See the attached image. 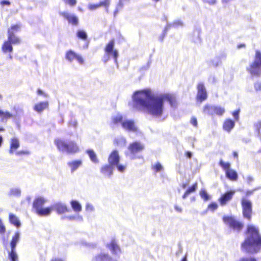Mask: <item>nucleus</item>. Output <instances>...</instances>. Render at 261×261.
<instances>
[{
  "label": "nucleus",
  "mask_w": 261,
  "mask_h": 261,
  "mask_svg": "<svg viewBox=\"0 0 261 261\" xmlns=\"http://www.w3.org/2000/svg\"><path fill=\"white\" fill-rule=\"evenodd\" d=\"M239 261H256V259L251 256H245L240 258Z\"/></svg>",
  "instance_id": "49"
},
{
  "label": "nucleus",
  "mask_w": 261,
  "mask_h": 261,
  "mask_svg": "<svg viewBox=\"0 0 261 261\" xmlns=\"http://www.w3.org/2000/svg\"><path fill=\"white\" fill-rule=\"evenodd\" d=\"M37 93L38 94L43 95L45 97H47L48 95L46 93H44L43 91L41 89H38Z\"/></svg>",
  "instance_id": "61"
},
{
  "label": "nucleus",
  "mask_w": 261,
  "mask_h": 261,
  "mask_svg": "<svg viewBox=\"0 0 261 261\" xmlns=\"http://www.w3.org/2000/svg\"><path fill=\"white\" fill-rule=\"evenodd\" d=\"M12 116L13 115L9 112L0 110V118H1L3 120H7L12 117Z\"/></svg>",
  "instance_id": "37"
},
{
  "label": "nucleus",
  "mask_w": 261,
  "mask_h": 261,
  "mask_svg": "<svg viewBox=\"0 0 261 261\" xmlns=\"http://www.w3.org/2000/svg\"><path fill=\"white\" fill-rule=\"evenodd\" d=\"M197 98L200 102L206 99L207 92L203 83H200L197 85Z\"/></svg>",
  "instance_id": "16"
},
{
  "label": "nucleus",
  "mask_w": 261,
  "mask_h": 261,
  "mask_svg": "<svg viewBox=\"0 0 261 261\" xmlns=\"http://www.w3.org/2000/svg\"><path fill=\"white\" fill-rule=\"evenodd\" d=\"M77 36L79 38L86 40L87 38V35L85 31L83 30H80L77 32Z\"/></svg>",
  "instance_id": "42"
},
{
  "label": "nucleus",
  "mask_w": 261,
  "mask_h": 261,
  "mask_svg": "<svg viewBox=\"0 0 261 261\" xmlns=\"http://www.w3.org/2000/svg\"><path fill=\"white\" fill-rule=\"evenodd\" d=\"M144 149V146L139 142H135L129 144L128 150L129 151V157L132 159L140 158V156L137 154L141 152Z\"/></svg>",
  "instance_id": "10"
},
{
  "label": "nucleus",
  "mask_w": 261,
  "mask_h": 261,
  "mask_svg": "<svg viewBox=\"0 0 261 261\" xmlns=\"http://www.w3.org/2000/svg\"><path fill=\"white\" fill-rule=\"evenodd\" d=\"M49 208L56 212L59 215H63L65 213L69 212L70 210L67 205L61 202H58L53 204Z\"/></svg>",
  "instance_id": "14"
},
{
  "label": "nucleus",
  "mask_w": 261,
  "mask_h": 261,
  "mask_svg": "<svg viewBox=\"0 0 261 261\" xmlns=\"http://www.w3.org/2000/svg\"><path fill=\"white\" fill-rule=\"evenodd\" d=\"M235 122L231 119H226L223 123V128L225 131L229 133L234 127Z\"/></svg>",
  "instance_id": "27"
},
{
  "label": "nucleus",
  "mask_w": 261,
  "mask_h": 261,
  "mask_svg": "<svg viewBox=\"0 0 261 261\" xmlns=\"http://www.w3.org/2000/svg\"><path fill=\"white\" fill-rule=\"evenodd\" d=\"M191 123L194 126H196L197 125V121L196 118H192L191 120Z\"/></svg>",
  "instance_id": "58"
},
{
  "label": "nucleus",
  "mask_w": 261,
  "mask_h": 261,
  "mask_svg": "<svg viewBox=\"0 0 261 261\" xmlns=\"http://www.w3.org/2000/svg\"><path fill=\"white\" fill-rule=\"evenodd\" d=\"M80 244L82 246H87V247H91V248H94V247H96V244L95 243H87L85 241H81Z\"/></svg>",
  "instance_id": "48"
},
{
  "label": "nucleus",
  "mask_w": 261,
  "mask_h": 261,
  "mask_svg": "<svg viewBox=\"0 0 261 261\" xmlns=\"http://www.w3.org/2000/svg\"><path fill=\"white\" fill-rule=\"evenodd\" d=\"M254 88L256 91L261 90V82H257L254 84Z\"/></svg>",
  "instance_id": "56"
},
{
  "label": "nucleus",
  "mask_w": 261,
  "mask_h": 261,
  "mask_svg": "<svg viewBox=\"0 0 261 261\" xmlns=\"http://www.w3.org/2000/svg\"><path fill=\"white\" fill-rule=\"evenodd\" d=\"M247 71L254 76H259L261 74V53L256 51L254 62L247 68Z\"/></svg>",
  "instance_id": "7"
},
{
  "label": "nucleus",
  "mask_w": 261,
  "mask_h": 261,
  "mask_svg": "<svg viewBox=\"0 0 261 261\" xmlns=\"http://www.w3.org/2000/svg\"><path fill=\"white\" fill-rule=\"evenodd\" d=\"M74 215H62L61 217L62 220L74 221Z\"/></svg>",
  "instance_id": "45"
},
{
  "label": "nucleus",
  "mask_w": 261,
  "mask_h": 261,
  "mask_svg": "<svg viewBox=\"0 0 261 261\" xmlns=\"http://www.w3.org/2000/svg\"><path fill=\"white\" fill-rule=\"evenodd\" d=\"M113 166L111 165H105L101 167L100 172L106 177L110 178L113 173Z\"/></svg>",
  "instance_id": "21"
},
{
  "label": "nucleus",
  "mask_w": 261,
  "mask_h": 261,
  "mask_svg": "<svg viewBox=\"0 0 261 261\" xmlns=\"http://www.w3.org/2000/svg\"><path fill=\"white\" fill-rule=\"evenodd\" d=\"M13 50L12 44L7 40H5L2 45V50L3 53L4 54H10L13 51Z\"/></svg>",
  "instance_id": "26"
},
{
  "label": "nucleus",
  "mask_w": 261,
  "mask_h": 261,
  "mask_svg": "<svg viewBox=\"0 0 261 261\" xmlns=\"http://www.w3.org/2000/svg\"><path fill=\"white\" fill-rule=\"evenodd\" d=\"M7 40L12 45H18L21 43L20 38L16 34H13L11 33L8 34Z\"/></svg>",
  "instance_id": "24"
},
{
  "label": "nucleus",
  "mask_w": 261,
  "mask_h": 261,
  "mask_svg": "<svg viewBox=\"0 0 261 261\" xmlns=\"http://www.w3.org/2000/svg\"><path fill=\"white\" fill-rule=\"evenodd\" d=\"M243 208V214L244 217L250 220L252 214V203L245 198H243L241 201Z\"/></svg>",
  "instance_id": "11"
},
{
  "label": "nucleus",
  "mask_w": 261,
  "mask_h": 261,
  "mask_svg": "<svg viewBox=\"0 0 261 261\" xmlns=\"http://www.w3.org/2000/svg\"><path fill=\"white\" fill-rule=\"evenodd\" d=\"M69 125L71 126L76 128L77 125V122L76 120H75V119H71L69 122Z\"/></svg>",
  "instance_id": "55"
},
{
  "label": "nucleus",
  "mask_w": 261,
  "mask_h": 261,
  "mask_svg": "<svg viewBox=\"0 0 261 261\" xmlns=\"http://www.w3.org/2000/svg\"><path fill=\"white\" fill-rule=\"evenodd\" d=\"M200 196L204 200L207 201L210 199V196L205 189H201L199 192Z\"/></svg>",
  "instance_id": "41"
},
{
  "label": "nucleus",
  "mask_w": 261,
  "mask_h": 261,
  "mask_svg": "<svg viewBox=\"0 0 261 261\" xmlns=\"http://www.w3.org/2000/svg\"><path fill=\"white\" fill-rule=\"evenodd\" d=\"M179 26L182 27L183 26V22L181 20H176L174 21L172 23H168L167 25L165 28V29L164 30V36L161 39V40L162 41L163 40L164 37L167 33V31L172 27L173 28H177Z\"/></svg>",
  "instance_id": "23"
},
{
  "label": "nucleus",
  "mask_w": 261,
  "mask_h": 261,
  "mask_svg": "<svg viewBox=\"0 0 261 261\" xmlns=\"http://www.w3.org/2000/svg\"><path fill=\"white\" fill-rule=\"evenodd\" d=\"M107 247L115 255L114 257H111L108 253L103 252L95 255L92 261H117V257L121 253L119 246L115 240H112L107 245Z\"/></svg>",
  "instance_id": "4"
},
{
  "label": "nucleus",
  "mask_w": 261,
  "mask_h": 261,
  "mask_svg": "<svg viewBox=\"0 0 261 261\" xmlns=\"http://www.w3.org/2000/svg\"><path fill=\"white\" fill-rule=\"evenodd\" d=\"M86 211L89 213L94 212V207L93 205L90 203H87L85 207Z\"/></svg>",
  "instance_id": "47"
},
{
  "label": "nucleus",
  "mask_w": 261,
  "mask_h": 261,
  "mask_svg": "<svg viewBox=\"0 0 261 261\" xmlns=\"http://www.w3.org/2000/svg\"><path fill=\"white\" fill-rule=\"evenodd\" d=\"M65 59L70 63L75 60L80 65H83L84 63L83 57L72 50H69L66 53Z\"/></svg>",
  "instance_id": "13"
},
{
  "label": "nucleus",
  "mask_w": 261,
  "mask_h": 261,
  "mask_svg": "<svg viewBox=\"0 0 261 261\" xmlns=\"http://www.w3.org/2000/svg\"><path fill=\"white\" fill-rule=\"evenodd\" d=\"M110 3L111 0H103L98 4H89L88 5V8L89 10L92 11L96 10L100 7H104L106 11L108 12Z\"/></svg>",
  "instance_id": "18"
},
{
  "label": "nucleus",
  "mask_w": 261,
  "mask_h": 261,
  "mask_svg": "<svg viewBox=\"0 0 261 261\" xmlns=\"http://www.w3.org/2000/svg\"><path fill=\"white\" fill-rule=\"evenodd\" d=\"M114 167H116L118 171L121 173L124 172L126 169V166L120 164L119 163L116 165Z\"/></svg>",
  "instance_id": "44"
},
{
  "label": "nucleus",
  "mask_w": 261,
  "mask_h": 261,
  "mask_svg": "<svg viewBox=\"0 0 261 261\" xmlns=\"http://www.w3.org/2000/svg\"><path fill=\"white\" fill-rule=\"evenodd\" d=\"M47 201V199L43 197H38L34 200L33 206L39 216H48L51 214V208L42 207Z\"/></svg>",
  "instance_id": "6"
},
{
  "label": "nucleus",
  "mask_w": 261,
  "mask_h": 261,
  "mask_svg": "<svg viewBox=\"0 0 261 261\" xmlns=\"http://www.w3.org/2000/svg\"><path fill=\"white\" fill-rule=\"evenodd\" d=\"M174 209L176 212L178 213H181L182 211V208L177 205H174Z\"/></svg>",
  "instance_id": "59"
},
{
  "label": "nucleus",
  "mask_w": 261,
  "mask_h": 261,
  "mask_svg": "<svg viewBox=\"0 0 261 261\" xmlns=\"http://www.w3.org/2000/svg\"><path fill=\"white\" fill-rule=\"evenodd\" d=\"M219 165L225 170V173L226 171L230 170V164L229 163H225L223 162L222 160H220L219 162Z\"/></svg>",
  "instance_id": "40"
},
{
  "label": "nucleus",
  "mask_w": 261,
  "mask_h": 261,
  "mask_svg": "<svg viewBox=\"0 0 261 261\" xmlns=\"http://www.w3.org/2000/svg\"><path fill=\"white\" fill-rule=\"evenodd\" d=\"M129 2V0H119V2L117 6L116 10L114 12V16H116L118 11L123 7L124 4L125 3H128Z\"/></svg>",
  "instance_id": "38"
},
{
  "label": "nucleus",
  "mask_w": 261,
  "mask_h": 261,
  "mask_svg": "<svg viewBox=\"0 0 261 261\" xmlns=\"http://www.w3.org/2000/svg\"><path fill=\"white\" fill-rule=\"evenodd\" d=\"M197 184L195 183L192 186L189 188L187 190V191H186L185 194L182 195V198L184 199H186L190 194L195 192L196 191V190L197 189Z\"/></svg>",
  "instance_id": "34"
},
{
  "label": "nucleus",
  "mask_w": 261,
  "mask_h": 261,
  "mask_svg": "<svg viewBox=\"0 0 261 261\" xmlns=\"http://www.w3.org/2000/svg\"><path fill=\"white\" fill-rule=\"evenodd\" d=\"M261 248V236L258 230L253 225L247 228V236L242 244V249L248 253H253L259 251Z\"/></svg>",
  "instance_id": "2"
},
{
  "label": "nucleus",
  "mask_w": 261,
  "mask_h": 261,
  "mask_svg": "<svg viewBox=\"0 0 261 261\" xmlns=\"http://www.w3.org/2000/svg\"><path fill=\"white\" fill-rule=\"evenodd\" d=\"M153 169L154 170L155 172H158L162 171L163 169V167L160 163H158L154 165Z\"/></svg>",
  "instance_id": "46"
},
{
  "label": "nucleus",
  "mask_w": 261,
  "mask_h": 261,
  "mask_svg": "<svg viewBox=\"0 0 261 261\" xmlns=\"http://www.w3.org/2000/svg\"><path fill=\"white\" fill-rule=\"evenodd\" d=\"M74 221H76L77 222H83V218L82 216L79 215L77 213L76 215H74Z\"/></svg>",
  "instance_id": "53"
},
{
  "label": "nucleus",
  "mask_w": 261,
  "mask_h": 261,
  "mask_svg": "<svg viewBox=\"0 0 261 261\" xmlns=\"http://www.w3.org/2000/svg\"><path fill=\"white\" fill-rule=\"evenodd\" d=\"M254 127L258 136L261 137V121H258L254 124Z\"/></svg>",
  "instance_id": "39"
},
{
  "label": "nucleus",
  "mask_w": 261,
  "mask_h": 261,
  "mask_svg": "<svg viewBox=\"0 0 261 261\" xmlns=\"http://www.w3.org/2000/svg\"><path fill=\"white\" fill-rule=\"evenodd\" d=\"M224 222L234 230L240 231L243 227V224L231 217H224Z\"/></svg>",
  "instance_id": "12"
},
{
  "label": "nucleus",
  "mask_w": 261,
  "mask_h": 261,
  "mask_svg": "<svg viewBox=\"0 0 261 261\" xmlns=\"http://www.w3.org/2000/svg\"><path fill=\"white\" fill-rule=\"evenodd\" d=\"M83 162L81 160H74L69 162L67 163L68 167L70 168L71 172L73 173L75 172L82 165Z\"/></svg>",
  "instance_id": "22"
},
{
  "label": "nucleus",
  "mask_w": 261,
  "mask_h": 261,
  "mask_svg": "<svg viewBox=\"0 0 261 261\" xmlns=\"http://www.w3.org/2000/svg\"><path fill=\"white\" fill-rule=\"evenodd\" d=\"M109 56H108V54L106 53V55L104 56L103 58V60L105 63H106L109 60Z\"/></svg>",
  "instance_id": "62"
},
{
  "label": "nucleus",
  "mask_w": 261,
  "mask_h": 261,
  "mask_svg": "<svg viewBox=\"0 0 261 261\" xmlns=\"http://www.w3.org/2000/svg\"><path fill=\"white\" fill-rule=\"evenodd\" d=\"M253 178L252 177L249 176L247 178V181L248 184H250L252 181H253Z\"/></svg>",
  "instance_id": "63"
},
{
  "label": "nucleus",
  "mask_w": 261,
  "mask_h": 261,
  "mask_svg": "<svg viewBox=\"0 0 261 261\" xmlns=\"http://www.w3.org/2000/svg\"><path fill=\"white\" fill-rule=\"evenodd\" d=\"M132 98L135 110H145L148 114L156 118L161 117L163 115L165 102H168L172 107L176 106V98L173 94H154L150 89L135 92Z\"/></svg>",
  "instance_id": "1"
},
{
  "label": "nucleus",
  "mask_w": 261,
  "mask_h": 261,
  "mask_svg": "<svg viewBox=\"0 0 261 261\" xmlns=\"http://www.w3.org/2000/svg\"><path fill=\"white\" fill-rule=\"evenodd\" d=\"M225 174L227 178L231 180L236 181L238 179V175L237 172L231 169L230 170L226 171Z\"/></svg>",
  "instance_id": "30"
},
{
  "label": "nucleus",
  "mask_w": 261,
  "mask_h": 261,
  "mask_svg": "<svg viewBox=\"0 0 261 261\" xmlns=\"http://www.w3.org/2000/svg\"><path fill=\"white\" fill-rule=\"evenodd\" d=\"M6 231V227L1 219H0V234H3Z\"/></svg>",
  "instance_id": "51"
},
{
  "label": "nucleus",
  "mask_w": 261,
  "mask_h": 261,
  "mask_svg": "<svg viewBox=\"0 0 261 261\" xmlns=\"http://www.w3.org/2000/svg\"><path fill=\"white\" fill-rule=\"evenodd\" d=\"M10 2L9 1H7V0L2 1L1 2V5L3 6H5V5L9 6V5H10Z\"/></svg>",
  "instance_id": "60"
},
{
  "label": "nucleus",
  "mask_w": 261,
  "mask_h": 261,
  "mask_svg": "<svg viewBox=\"0 0 261 261\" xmlns=\"http://www.w3.org/2000/svg\"><path fill=\"white\" fill-rule=\"evenodd\" d=\"M235 193V191H230L225 193L219 199V202L221 205H224L230 200Z\"/></svg>",
  "instance_id": "20"
},
{
  "label": "nucleus",
  "mask_w": 261,
  "mask_h": 261,
  "mask_svg": "<svg viewBox=\"0 0 261 261\" xmlns=\"http://www.w3.org/2000/svg\"><path fill=\"white\" fill-rule=\"evenodd\" d=\"M65 4H68L70 6H74L76 4V0H62Z\"/></svg>",
  "instance_id": "50"
},
{
  "label": "nucleus",
  "mask_w": 261,
  "mask_h": 261,
  "mask_svg": "<svg viewBox=\"0 0 261 261\" xmlns=\"http://www.w3.org/2000/svg\"><path fill=\"white\" fill-rule=\"evenodd\" d=\"M21 190L18 187H13L10 188L8 195L9 196H17L19 197L21 195Z\"/></svg>",
  "instance_id": "32"
},
{
  "label": "nucleus",
  "mask_w": 261,
  "mask_h": 261,
  "mask_svg": "<svg viewBox=\"0 0 261 261\" xmlns=\"http://www.w3.org/2000/svg\"><path fill=\"white\" fill-rule=\"evenodd\" d=\"M239 113H240V110H237L236 111H234L233 113H232V115L234 117V118L236 120H239Z\"/></svg>",
  "instance_id": "57"
},
{
  "label": "nucleus",
  "mask_w": 261,
  "mask_h": 261,
  "mask_svg": "<svg viewBox=\"0 0 261 261\" xmlns=\"http://www.w3.org/2000/svg\"><path fill=\"white\" fill-rule=\"evenodd\" d=\"M112 123L114 125L120 124L122 127L129 132H136L137 128L132 120L126 119L120 114L114 115L112 117Z\"/></svg>",
  "instance_id": "5"
},
{
  "label": "nucleus",
  "mask_w": 261,
  "mask_h": 261,
  "mask_svg": "<svg viewBox=\"0 0 261 261\" xmlns=\"http://www.w3.org/2000/svg\"><path fill=\"white\" fill-rule=\"evenodd\" d=\"M9 221L10 223L17 227H19L21 225V223L18 218L14 215L10 214L9 215Z\"/></svg>",
  "instance_id": "31"
},
{
  "label": "nucleus",
  "mask_w": 261,
  "mask_h": 261,
  "mask_svg": "<svg viewBox=\"0 0 261 261\" xmlns=\"http://www.w3.org/2000/svg\"><path fill=\"white\" fill-rule=\"evenodd\" d=\"M200 32H201V30L199 28H197L194 31V34H196V37L194 39V42L198 43L200 41Z\"/></svg>",
  "instance_id": "43"
},
{
  "label": "nucleus",
  "mask_w": 261,
  "mask_h": 261,
  "mask_svg": "<svg viewBox=\"0 0 261 261\" xmlns=\"http://www.w3.org/2000/svg\"><path fill=\"white\" fill-rule=\"evenodd\" d=\"M115 143L120 146H123L126 144V139L122 136H118L115 139Z\"/></svg>",
  "instance_id": "35"
},
{
  "label": "nucleus",
  "mask_w": 261,
  "mask_h": 261,
  "mask_svg": "<svg viewBox=\"0 0 261 261\" xmlns=\"http://www.w3.org/2000/svg\"><path fill=\"white\" fill-rule=\"evenodd\" d=\"M20 25L19 24H15L12 25L8 30V34H10V33L15 34L17 32H19L20 30Z\"/></svg>",
  "instance_id": "36"
},
{
  "label": "nucleus",
  "mask_w": 261,
  "mask_h": 261,
  "mask_svg": "<svg viewBox=\"0 0 261 261\" xmlns=\"http://www.w3.org/2000/svg\"><path fill=\"white\" fill-rule=\"evenodd\" d=\"M54 144L58 150L62 153L68 154H75L79 151V147L77 143L72 140L65 141L63 139L57 138L55 139Z\"/></svg>",
  "instance_id": "3"
},
{
  "label": "nucleus",
  "mask_w": 261,
  "mask_h": 261,
  "mask_svg": "<svg viewBox=\"0 0 261 261\" xmlns=\"http://www.w3.org/2000/svg\"><path fill=\"white\" fill-rule=\"evenodd\" d=\"M60 16L66 19L69 23L76 25L79 23L78 18L73 14H70L67 12H60Z\"/></svg>",
  "instance_id": "17"
},
{
  "label": "nucleus",
  "mask_w": 261,
  "mask_h": 261,
  "mask_svg": "<svg viewBox=\"0 0 261 261\" xmlns=\"http://www.w3.org/2000/svg\"><path fill=\"white\" fill-rule=\"evenodd\" d=\"M48 107L47 101H42L36 104L34 107V110L38 113H41Z\"/></svg>",
  "instance_id": "25"
},
{
  "label": "nucleus",
  "mask_w": 261,
  "mask_h": 261,
  "mask_svg": "<svg viewBox=\"0 0 261 261\" xmlns=\"http://www.w3.org/2000/svg\"><path fill=\"white\" fill-rule=\"evenodd\" d=\"M70 205L74 212L79 213L82 211V205L78 201L75 200H71L70 201Z\"/></svg>",
  "instance_id": "29"
},
{
  "label": "nucleus",
  "mask_w": 261,
  "mask_h": 261,
  "mask_svg": "<svg viewBox=\"0 0 261 261\" xmlns=\"http://www.w3.org/2000/svg\"><path fill=\"white\" fill-rule=\"evenodd\" d=\"M220 64V60L218 58H215L212 61V64L214 66H218Z\"/></svg>",
  "instance_id": "54"
},
{
  "label": "nucleus",
  "mask_w": 261,
  "mask_h": 261,
  "mask_svg": "<svg viewBox=\"0 0 261 261\" xmlns=\"http://www.w3.org/2000/svg\"><path fill=\"white\" fill-rule=\"evenodd\" d=\"M218 208V205L216 203H212L209 204L208 206V208L210 210L214 211L216 210Z\"/></svg>",
  "instance_id": "52"
},
{
  "label": "nucleus",
  "mask_w": 261,
  "mask_h": 261,
  "mask_svg": "<svg viewBox=\"0 0 261 261\" xmlns=\"http://www.w3.org/2000/svg\"><path fill=\"white\" fill-rule=\"evenodd\" d=\"M19 147V142L16 138L11 139L10 143V149L9 150L10 153L12 154Z\"/></svg>",
  "instance_id": "28"
},
{
  "label": "nucleus",
  "mask_w": 261,
  "mask_h": 261,
  "mask_svg": "<svg viewBox=\"0 0 261 261\" xmlns=\"http://www.w3.org/2000/svg\"><path fill=\"white\" fill-rule=\"evenodd\" d=\"M86 152L88 154L91 161L94 163H97L98 162L96 154L92 149H88L86 151Z\"/></svg>",
  "instance_id": "33"
},
{
  "label": "nucleus",
  "mask_w": 261,
  "mask_h": 261,
  "mask_svg": "<svg viewBox=\"0 0 261 261\" xmlns=\"http://www.w3.org/2000/svg\"><path fill=\"white\" fill-rule=\"evenodd\" d=\"M119 161L120 156L118 152L116 150H113L110 154L108 158V162L109 164L114 167L119 163Z\"/></svg>",
  "instance_id": "19"
},
{
  "label": "nucleus",
  "mask_w": 261,
  "mask_h": 261,
  "mask_svg": "<svg viewBox=\"0 0 261 261\" xmlns=\"http://www.w3.org/2000/svg\"><path fill=\"white\" fill-rule=\"evenodd\" d=\"M20 236L19 232H15L10 242L11 251L9 252V257L11 261H18V255L15 251V248L17 243L19 241Z\"/></svg>",
  "instance_id": "9"
},
{
  "label": "nucleus",
  "mask_w": 261,
  "mask_h": 261,
  "mask_svg": "<svg viewBox=\"0 0 261 261\" xmlns=\"http://www.w3.org/2000/svg\"><path fill=\"white\" fill-rule=\"evenodd\" d=\"M114 41L113 40L110 41L108 45L106 46L105 48V51L108 56H112L114 59L115 63L117 66V67L118 68V63L117 62V58L118 56V51L116 50H114Z\"/></svg>",
  "instance_id": "15"
},
{
  "label": "nucleus",
  "mask_w": 261,
  "mask_h": 261,
  "mask_svg": "<svg viewBox=\"0 0 261 261\" xmlns=\"http://www.w3.org/2000/svg\"><path fill=\"white\" fill-rule=\"evenodd\" d=\"M51 261H64V260L59 257H54L51 259Z\"/></svg>",
  "instance_id": "64"
},
{
  "label": "nucleus",
  "mask_w": 261,
  "mask_h": 261,
  "mask_svg": "<svg viewBox=\"0 0 261 261\" xmlns=\"http://www.w3.org/2000/svg\"><path fill=\"white\" fill-rule=\"evenodd\" d=\"M225 112L224 107L217 105H206L203 107V112L207 115L214 116L215 115L221 116Z\"/></svg>",
  "instance_id": "8"
}]
</instances>
